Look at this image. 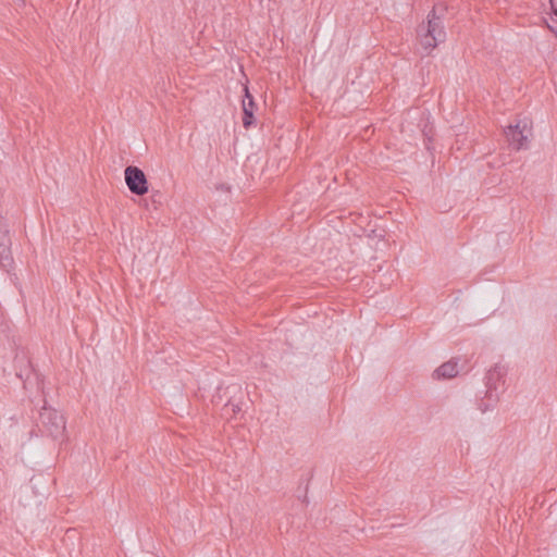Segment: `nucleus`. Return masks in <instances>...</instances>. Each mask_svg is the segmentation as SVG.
I'll use <instances>...</instances> for the list:
<instances>
[{
    "label": "nucleus",
    "mask_w": 557,
    "mask_h": 557,
    "mask_svg": "<svg viewBox=\"0 0 557 557\" xmlns=\"http://www.w3.org/2000/svg\"><path fill=\"white\" fill-rule=\"evenodd\" d=\"M446 8L442 5H434L432 11L428 14L426 24L419 26L418 34L420 45L423 50L429 54L438 44L444 42L446 39V32L443 23V16Z\"/></svg>",
    "instance_id": "f257e3e1"
},
{
    "label": "nucleus",
    "mask_w": 557,
    "mask_h": 557,
    "mask_svg": "<svg viewBox=\"0 0 557 557\" xmlns=\"http://www.w3.org/2000/svg\"><path fill=\"white\" fill-rule=\"evenodd\" d=\"M38 425L44 434L52 438H59L65 432L64 417L55 409L46 406L40 411Z\"/></svg>",
    "instance_id": "f03ea898"
},
{
    "label": "nucleus",
    "mask_w": 557,
    "mask_h": 557,
    "mask_svg": "<svg viewBox=\"0 0 557 557\" xmlns=\"http://www.w3.org/2000/svg\"><path fill=\"white\" fill-rule=\"evenodd\" d=\"M126 186L129 191L137 196H144L149 190L148 180L141 169L128 165L124 171Z\"/></svg>",
    "instance_id": "7ed1b4c3"
},
{
    "label": "nucleus",
    "mask_w": 557,
    "mask_h": 557,
    "mask_svg": "<svg viewBox=\"0 0 557 557\" xmlns=\"http://www.w3.org/2000/svg\"><path fill=\"white\" fill-rule=\"evenodd\" d=\"M528 133H530V129L528 128L527 121H523V122L519 121L513 125H508L504 129V134H505L509 145L515 150H520V149L527 147Z\"/></svg>",
    "instance_id": "20e7f679"
},
{
    "label": "nucleus",
    "mask_w": 557,
    "mask_h": 557,
    "mask_svg": "<svg viewBox=\"0 0 557 557\" xmlns=\"http://www.w3.org/2000/svg\"><path fill=\"white\" fill-rule=\"evenodd\" d=\"M13 263L9 227L0 215V267L9 269Z\"/></svg>",
    "instance_id": "39448f33"
},
{
    "label": "nucleus",
    "mask_w": 557,
    "mask_h": 557,
    "mask_svg": "<svg viewBox=\"0 0 557 557\" xmlns=\"http://www.w3.org/2000/svg\"><path fill=\"white\" fill-rule=\"evenodd\" d=\"M458 366L457 362L449 360L442 366H440L433 373V376L436 379H453L458 374Z\"/></svg>",
    "instance_id": "423d86ee"
},
{
    "label": "nucleus",
    "mask_w": 557,
    "mask_h": 557,
    "mask_svg": "<svg viewBox=\"0 0 557 557\" xmlns=\"http://www.w3.org/2000/svg\"><path fill=\"white\" fill-rule=\"evenodd\" d=\"M506 373L504 367L496 364L493 369H491L486 374V385L488 387V393L494 387L496 389V381H499Z\"/></svg>",
    "instance_id": "0eeeda50"
},
{
    "label": "nucleus",
    "mask_w": 557,
    "mask_h": 557,
    "mask_svg": "<svg viewBox=\"0 0 557 557\" xmlns=\"http://www.w3.org/2000/svg\"><path fill=\"white\" fill-rule=\"evenodd\" d=\"M243 113H244V116H243V125L245 128H248L250 127L253 122H255V117H253V111L252 109L250 108H246V106H244V110H243Z\"/></svg>",
    "instance_id": "6e6552de"
},
{
    "label": "nucleus",
    "mask_w": 557,
    "mask_h": 557,
    "mask_svg": "<svg viewBox=\"0 0 557 557\" xmlns=\"http://www.w3.org/2000/svg\"><path fill=\"white\" fill-rule=\"evenodd\" d=\"M244 90H245V99L243 100V107L246 106V108H250L253 111L255 107H256V103L253 101V97L249 92V89H248L247 86H245Z\"/></svg>",
    "instance_id": "1a4fd4ad"
},
{
    "label": "nucleus",
    "mask_w": 557,
    "mask_h": 557,
    "mask_svg": "<svg viewBox=\"0 0 557 557\" xmlns=\"http://www.w3.org/2000/svg\"><path fill=\"white\" fill-rule=\"evenodd\" d=\"M228 407H230V405H226V406H225V409H228ZM231 407H232V411H233L234 413H236L237 411H239V410H240V408H239L237 405H233V404H232V405H231Z\"/></svg>",
    "instance_id": "9d476101"
},
{
    "label": "nucleus",
    "mask_w": 557,
    "mask_h": 557,
    "mask_svg": "<svg viewBox=\"0 0 557 557\" xmlns=\"http://www.w3.org/2000/svg\"><path fill=\"white\" fill-rule=\"evenodd\" d=\"M553 12L557 16V8H553Z\"/></svg>",
    "instance_id": "9b49d317"
}]
</instances>
